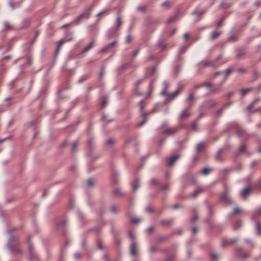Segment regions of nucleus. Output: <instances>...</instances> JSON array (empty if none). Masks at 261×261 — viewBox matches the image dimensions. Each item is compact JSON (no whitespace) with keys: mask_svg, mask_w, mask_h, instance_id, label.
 <instances>
[{"mask_svg":"<svg viewBox=\"0 0 261 261\" xmlns=\"http://www.w3.org/2000/svg\"><path fill=\"white\" fill-rule=\"evenodd\" d=\"M220 34V33L217 31H214L211 34V37L212 38H217Z\"/></svg>","mask_w":261,"mask_h":261,"instance_id":"21","label":"nucleus"},{"mask_svg":"<svg viewBox=\"0 0 261 261\" xmlns=\"http://www.w3.org/2000/svg\"><path fill=\"white\" fill-rule=\"evenodd\" d=\"M221 198L222 200L228 202H231V198L229 197V195L227 193L223 194L221 197Z\"/></svg>","mask_w":261,"mask_h":261,"instance_id":"10","label":"nucleus"},{"mask_svg":"<svg viewBox=\"0 0 261 261\" xmlns=\"http://www.w3.org/2000/svg\"><path fill=\"white\" fill-rule=\"evenodd\" d=\"M74 255L76 259H78L80 257V254L79 253H75Z\"/></svg>","mask_w":261,"mask_h":261,"instance_id":"47","label":"nucleus"},{"mask_svg":"<svg viewBox=\"0 0 261 261\" xmlns=\"http://www.w3.org/2000/svg\"><path fill=\"white\" fill-rule=\"evenodd\" d=\"M88 185L89 187H93L94 185V182L91 179H88L87 180Z\"/></svg>","mask_w":261,"mask_h":261,"instance_id":"30","label":"nucleus"},{"mask_svg":"<svg viewBox=\"0 0 261 261\" xmlns=\"http://www.w3.org/2000/svg\"><path fill=\"white\" fill-rule=\"evenodd\" d=\"M176 19V17H171L168 20V21L170 22H171L173 20H175Z\"/></svg>","mask_w":261,"mask_h":261,"instance_id":"48","label":"nucleus"},{"mask_svg":"<svg viewBox=\"0 0 261 261\" xmlns=\"http://www.w3.org/2000/svg\"><path fill=\"white\" fill-rule=\"evenodd\" d=\"M105 12V11H102V12H101L99 13L97 15H101L102 14L104 13Z\"/></svg>","mask_w":261,"mask_h":261,"instance_id":"59","label":"nucleus"},{"mask_svg":"<svg viewBox=\"0 0 261 261\" xmlns=\"http://www.w3.org/2000/svg\"><path fill=\"white\" fill-rule=\"evenodd\" d=\"M155 71V67H154L152 68V72H153Z\"/></svg>","mask_w":261,"mask_h":261,"instance_id":"62","label":"nucleus"},{"mask_svg":"<svg viewBox=\"0 0 261 261\" xmlns=\"http://www.w3.org/2000/svg\"><path fill=\"white\" fill-rule=\"evenodd\" d=\"M202 64L204 66H209L210 65V64L207 62H203Z\"/></svg>","mask_w":261,"mask_h":261,"instance_id":"50","label":"nucleus"},{"mask_svg":"<svg viewBox=\"0 0 261 261\" xmlns=\"http://www.w3.org/2000/svg\"><path fill=\"white\" fill-rule=\"evenodd\" d=\"M111 210L113 213H116L118 211V207L117 206L113 205L111 208Z\"/></svg>","mask_w":261,"mask_h":261,"instance_id":"28","label":"nucleus"},{"mask_svg":"<svg viewBox=\"0 0 261 261\" xmlns=\"http://www.w3.org/2000/svg\"><path fill=\"white\" fill-rule=\"evenodd\" d=\"M102 119L103 120H106V116H102Z\"/></svg>","mask_w":261,"mask_h":261,"instance_id":"63","label":"nucleus"},{"mask_svg":"<svg viewBox=\"0 0 261 261\" xmlns=\"http://www.w3.org/2000/svg\"><path fill=\"white\" fill-rule=\"evenodd\" d=\"M138 249L136 242H132L130 245V253L131 255H137Z\"/></svg>","mask_w":261,"mask_h":261,"instance_id":"6","label":"nucleus"},{"mask_svg":"<svg viewBox=\"0 0 261 261\" xmlns=\"http://www.w3.org/2000/svg\"><path fill=\"white\" fill-rule=\"evenodd\" d=\"M117 43V41H114L109 44H108V45H106V46L107 47L108 49H109L110 48H111L112 47H113Z\"/></svg>","mask_w":261,"mask_h":261,"instance_id":"24","label":"nucleus"},{"mask_svg":"<svg viewBox=\"0 0 261 261\" xmlns=\"http://www.w3.org/2000/svg\"><path fill=\"white\" fill-rule=\"evenodd\" d=\"M251 90L250 88H247V89H243L240 90V93L242 96H245L246 93H247L248 92H249Z\"/></svg>","mask_w":261,"mask_h":261,"instance_id":"19","label":"nucleus"},{"mask_svg":"<svg viewBox=\"0 0 261 261\" xmlns=\"http://www.w3.org/2000/svg\"><path fill=\"white\" fill-rule=\"evenodd\" d=\"M9 5L11 7L12 9H14V7H13V4L12 3H9Z\"/></svg>","mask_w":261,"mask_h":261,"instance_id":"58","label":"nucleus"},{"mask_svg":"<svg viewBox=\"0 0 261 261\" xmlns=\"http://www.w3.org/2000/svg\"><path fill=\"white\" fill-rule=\"evenodd\" d=\"M122 21L121 18L119 17H117L114 28L108 32V36L109 37H111L113 35V33L119 29V27L122 24Z\"/></svg>","mask_w":261,"mask_h":261,"instance_id":"3","label":"nucleus"},{"mask_svg":"<svg viewBox=\"0 0 261 261\" xmlns=\"http://www.w3.org/2000/svg\"><path fill=\"white\" fill-rule=\"evenodd\" d=\"M259 101V99H255L254 101H253L251 104H250L248 107H247V109L248 110H250L252 108H253L255 105H256V103L258 102Z\"/></svg>","mask_w":261,"mask_h":261,"instance_id":"18","label":"nucleus"},{"mask_svg":"<svg viewBox=\"0 0 261 261\" xmlns=\"http://www.w3.org/2000/svg\"><path fill=\"white\" fill-rule=\"evenodd\" d=\"M211 256H212V257H213V258H217L218 257L217 255H216V254H214V253L212 254Z\"/></svg>","mask_w":261,"mask_h":261,"instance_id":"51","label":"nucleus"},{"mask_svg":"<svg viewBox=\"0 0 261 261\" xmlns=\"http://www.w3.org/2000/svg\"><path fill=\"white\" fill-rule=\"evenodd\" d=\"M204 146V144L203 143H199L197 145L196 149L198 151L201 150Z\"/></svg>","mask_w":261,"mask_h":261,"instance_id":"25","label":"nucleus"},{"mask_svg":"<svg viewBox=\"0 0 261 261\" xmlns=\"http://www.w3.org/2000/svg\"><path fill=\"white\" fill-rule=\"evenodd\" d=\"M197 219V217L196 216H194L193 218H192V221H195V220H196Z\"/></svg>","mask_w":261,"mask_h":261,"instance_id":"60","label":"nucleus"},{"mask_svg":"<svg viewBox=\"0 0 261 261\" xmlns=\"http://www.w3.org/2000/svg\"><path fill=\"white\" fill-rule=\"evenodd\" d=\"M4 25H5L6 29H7V30L11 29L12 28L11 25L7 22H4Z\"/></svg>","mask_w":261,"mask_h":261,"instance_id":"31","label":"nucleus"},{"mask_svg":"<svg viewBox=\"0 0 261 261\" xmlns=\"http://www.w3.org/2000/svg\"><path fill=\"white\" fill-rule=\"evenodd\" d=\"M192 230H193V232L194 233H196V232L197 231V228H195V227H193V228H192Z\"/></svg>","mask_w":261,"mask_h":261,"instance_id":"53","label":"nucleus"},{"mask_svg":"<svg viewBox=\"0 0 261 261\" xmlns=\"http://www.w3.org/2000/svg\"><path fill=\"white\" fill-rule=\"evenodd\" d=\"M109 49H108L107 47L106 46H105V47H103L101 49V52H106L107 51V50H108Z\"/></svg>","mask_w":261,"mask_h":261,"instance_id":"42","label":"nucleus"},{"mask_svg":"<svg viewBox=\"0 0 261 261\" xmlns=\"http://www.w3.org/2000/svg\"><path fill=\"white\" fill-rule=\"evenodd\" d=\"M114 194L115 195L121 194V191H120V190H119V189L116 190L115 191H114Z\"/></svg>","mask_w":261,"mask_h":261,"instance_id":"40","label":"nucleus"},{"mask_svg":"<svg viewBox=\"0 0 261 261\" xmlns=\"http://www.w3.org/2000/svg\"><path fill=\"white\" fill-rule=\"evenodd\" d=\"M153 230V228L152 227H149L148 229H147V231H148L149 232H151Z\"/></svg>","mask_w":261,"mask_h":261,"instance_id":"56","label":"nucleus"},{"mask_svg":"<svg viewBox=\"0 0 261 261\" xmlns=\"http://www.w3.org/2000/svg\"><path fill=\"white\" fill-rule=\"evenodd\" d=\"M191 115L188 109L182 111L179 115L178 119L179 120H183L188 118Z\"/></svg>","mask_w":261,"mask_h":261,"instance_id":"5","label":"nucleus"},{"mask_svg":"<svg viewBox=\"0 0 261 261\" xmlns=\"http://www.w3.org/2000/svg\"><path fill=\"white\" fill-rule=\"evenodd\" d=\"M113 143V140L112 139H109L107 142V143L108 144H112Z\"/></svg>","mask_w":261,"mask_h":261,"instance_id":"45","label":"nucleus"},{"mask_svg":"<svg viewBox=\"0 0 261 261\" xmlns=\"http://www.w3.org/2000/svg\"><path fill=\"white\" fill-rule=\"evenodd\" d=\"M86 14L85 13H83L82 14V15H80L78 17H77V20L78 21L80 20V19L82 17H83L84 16H85Z\"/></svg>","mask_w":261,"mask_h":261,"instance_id":"49","label":"nucleus"},{"mask_svg":"<svg viewBox=\"0 0 261 261\" xmlns=\"http://www.w3.org/2000/svg\"><path fill=\"white\" fill-rule=\"evenodd\" d=\"M221 25V21H220L218 24H217V26H220Z\"/></svg>","mask_w":261,"mask_h":261,"instance_id":"61","label":"nucleus"},{"mask_svg":"<svg viewBox=\"0 0 261 261\" xmlns=\"http://www.w3.org/2000/svg\"><path fill=\"white\" fill-rule=\"evenodd\" d=\"M193 98V95L192 94H190L189 96H188L187 100H190Z\"/></svg>","mask_w":261,"mask_h":261,"instance_id":"46","label":"nucleus"},{"mask_svg":"<svg viewBox=\"0 0 261 261\" xmlns=\"http://www.w3.org/2000/svg\"><path fill=\"white\" fill-rule=\"evenodd\" d=\"M242 212V210L238 207H236L234 208V210H233V214H238L240 213H241Z\"/></svg>","mask_w":261,"mask_h":261,"instance_id":"26","label":"nucleus"},{"mask_svg":"<svg viewBox=\"0 0 261 261\" xmlns=\"http://www.w3.org/2000/svg\"><path fill=\"white\" fill-rule=\"evenodd\" d=\"M132 39V36H130V35H127V36L126 37V38H125V41H126V42H127V43L131 41Z\"/></svg>","mask_w":261,"mask_h":261,"instance_id":"34","label":"nucleus"},{"mask_svg":"<svg viewBox=\"0 0 261 261\" xmlns=\"http://www.w3.org/2000/svg\"><path fill=\"white\" fill-rule=\"evenodd\" d=\"M250 192V189L249 188H246L240 192V196L243 199H245L248 196Z\"/></svg>","mask_w":261,"mask_h":261,"instance_id":"7","label":"nucleus"},{"mask_svg":"<svg viewBox=\"0 0 261 261\" xmlns=\"http://www.w3.org/2000/svg\"><path fill=\"white\" fill-rule=\"evenodd\" d=\"M130 221L133 223L138 224L141 221V219L140 218L133 216L131 217Z\"/></svg>","mask_w":261,"mask_h":261,"instance_id":"16","label":"nucleus"},{"mask_svg":"<svg viewBox=\"0 0 261 261\" xmlns=\"http://www.w3.org/2000/svg\"><path fill=\"white\" fill-rule=\"evenodd\" d=\"M158 106V103H156V105H155L152 111L151 112H150V113L156 112V108H157Z\"/></svg>","mask_w":261,"mask_h":261,"instance_id":"44","label":"nucleus"},{"mask_svg":"<svg viewBox=\"0 0 261 261\" xmlns=\"http://www.w3.org/2000/svg\"><path fill=\"white\" fill-rule=\"evenodd\" d=\"M139 186H140V183L139 182V180L138 179H136L132 184L133 190L134 191H136L139 187Z\"/></svg>","mask_w":261,"mask_h":261,"instance_id":"11","label":"nucleus"},{"mask_svg":"<svg viewBox=\"0 0 261 261\" xmlns=\"http://www.w3.org/2000/svg\"><path fill=\"white\" fill-rule=\"evenodd\" d=\"M145 7L144 6H139L137 8V10L140 12H144L145 10Z\"/></svg>","mask_w":261,"mask_h":261,"instance_id":"33","label":"nucleus"},{"mask_svg":"<svg viewBox=\"0 0 261 261\" xmlns=\"http://www.w3.org/2000/svg\"><path fill=\"white\" fill-rule=\"evenodd\" d=\"M246 148V146L245 145H242L239 148L238 151L239 153L243 152L245 151V149Z\"/></svg>","mask_w":261,"mask_h":261,"instance_id":"29","label":"nucleus"},{"mask_svg":"<svg viewBox=\"0 0 261 261\" xmlns=\"http://www.w3.org/2000/svg\"><path fill=\"white\" fill-rule=\"evenodd\" d=\"M89 15H90V13H87V14H86V17L88 18V17H89Z\"/></svg>","mask_w":261,"mask_h":261,"instance_id":"64","label":"nucleus"},{"mask_svg":"<svg viewBox=\"0 0 261 261\" xmlns=\"http://www.w3.org/2000/svg\"><path fill=\"white\" fill-rule=\"evenodd\" d=\"M13 240H14V239H13V238H10V242L12 241ZM10 242H9V243L8 244V247H9V248H10L12 251H15V249H14V248H13V247L10 245Z\"/></svg>","mask_w":261,"mask_h":261,"instance_id":"32","label":"nucleus"},{"mask_svg":"<svg viewBox=\"0 0 261 261\" xmlns=\"http://www.w3.org/2000/svg\"><path fill=\"white\" fill-rule=\"evenodd\" d=\"M138 53V50H136L135 52L134 53L133 56L134 57L136 56L137 55Z\"/></svg>","mask_w":261,"mask_h":261,"instance_id":"57","label":"nucleus"},{"mask_svg":"<svg viewBox=\"0 0 261 261\" xmlns=\"http://www.w3.org/2000/svg\"><path fill=\"white\" fill-rule=\"evenodd\" d=\"M128 235L129 237L132 239H134V238H135V233L133 231L129 232Z\"/></svg>","mask_w":261,"mask_h":261,"instance_id":"37","label":"nucleus"},{"mask_svg":"<svg viewBox=\"0 0 261 261\" xmlns=\"http://www.w3.org/2000/svg\"><path fill=\"white\" fill-rule=\"evenodd\" d=\"M172 5V3L170 1H167L162 4V6L164 8H169Z\"/></svg>","mask_w":261,"mask_h":261,"instance_id":"20","label":"nucleus"},{"mask_svg":"<svg viewBox=\"0 0 261 261\" xmlns=\"http://www.w3.org/2000/svg\"><path fill=\"white\" fill-rule=\"evenodd\" d=\"M203 12H204L203 11V12H193L192 13V14L193 15H195L199 16V15H201L202 14H203Z\"/></svg>","mask_w":261,"mask_h":261,"instance_id":"39","label":"nucleus"},{"mask_svg":"<svg viewBox=\"0 0 261 261\" xmlns=\"http://www.w3.org/2000/svg\"><path fill=\"white\" fill-rule=\"evenodd\" d=\"M232 70L230 68H228L224 71H219L215 73V75H220L222 78H223V82H224L226 79L227 77L231 73Z\"/></svg>","mask_w":261,"mask_h":261,"instance_id":"4","label":"nucleus"},{"mask_svg":"<svg viewBox=\"0 0 261 261\" xmlns=\"http://www.w3.org/2000/svg\"><path fill=\"white\" fill-rule=\"evenodd\" d=\"M202 191V190L201 188L196 189L192 194V196L193 197H196L198 194L201 193Z\"/></svg>","mask_w":261,"mask_h":261,"instance_id":"15","label":"nucleus"},{"mask_svg":"<svg viewBox=\"0 0 261 261\" xmlns=\"http://www.w3.org/2000/svg\"><path fill=\"white\" fill-rule=\"evenodd\" d=\"M107 102V100H104L103 101H102V107H104L106 104V103Z\"/></svg>","mask_w":261,"mask_h":261,"instance_id":"52","label":"nucleus"},{"mask_svg":"<svg viewBox=\"0 0 261 261\" xmlns=\"http://www.w3.org/2000/svg\"><path fill=\"white\" fill-rule=\"evenodd\" d=\"M261 219V209L258 208L251 215V219L255 224V231L257 234H261V228L260 226V220Z\"/></svg>","mask_w":261,"mask_h":261,"instance_id":"1","label":"nucleus"},{"mask_svg":"<svg viewBox=\"0 0 261 261\" xmlns=\"http://www.w3.org/2000/svg\"><path fill=\"white\" fill-rule=\"evenodd\" d=\"M209 172H210V169L207 168H205L203 170H201L200 171V173H202L203 174H204V175H207L208 174Z\"/></svg>","mask_w":261,"mask_h":261,"instance_id":"23","label":"nucleus"},{"mask_svg":"<svg viewBox=\"0 0 261 261\" xmlns=\"http://www.w3.org/2000/svg\"><path fill=\"white\" fill-rule=\"evenodd\" d=\"M229 0H226L225 2H223L221 4V7L225 8H227L231 5V3H229Z\"/></svg>","mask_w":261,"mask_h":261,"instance_id":"17","label":"nucleus"},{"mask_svg":"<svg viewBox=\"0 0 261 261\" xmlns=\"http://www.w3.org/2000/svg\"><path fill=\"white\" fill-rule=\"evenodd\" d=\"M176 29H173V31H172V32L171 33V35H173L175 33V32H176Z\"/></svg>","mask_w":261,"mask_h":261,"instance_id":"55","label":"nucleus"},{"mask_svg":"<svg viewBox=\"0 0 261 261\" xmlns=\"http://www.w3.org/2000/svg\"><path fill=\"white\" fill-rule=\"evenodd\" d=\"M189 37V35L187 33H185L184 35V39L186 40H187V39H188Z\"/></svg>","mask_w":261,"mask_h":261,"instance_id":"41","label":"nucleus"},{"mask_svg":"<svg viewBox=\"0 0 261 261\" xmlns=\"http://www.w3.org/2000/svg\"><path fill=\"white\" fill-rule=\"evenodd\" d=\"M146 121H147V119H145V118H144V119H143V120L142 122H141L138 124L139 126H142V125H144V124L146 122Z\"/></svg>","mask_w":261,"mask_h":261,"instance_id":"38","label":"nucleus"},{"mask_svg":"<svg viewBox=\"0 0 261 261\" xmlns=\"http://www.w3.org/2000/svg\"><path fill=\"white\" fill-rule=\"evenodd\" d=\"M163 86L165 88H166L168 87L167 83L166 82H164L163 83ZM180 91V89L178 88L173 93L171 94H167V91L165 89H164L161 91V94L166 96V102H167L173 99L179 93Z\"/></svg>","mask_w":261,"mask_h":261,"instance_id":"2","label":"nucleus"},{"mask_svg":"<svg viewBox=\"0 0 261 261\" xmlns=\"http://www.w3.org/2000/svg\"><path fill=\"white\" fill-rule=\"evenodd\" d=\"M142 81H143V80L140 79V80H138L137 81H136V83H135L136 88H135V91H134V93L137 95H140L141 94V93L138 92L137 86H138L140 84H141L142 82Z\"/></svg>","mask_w":261,"mask_h":261,"instance_id":"13","label":"nucleus"},{"mask_svg":"<svg viewBox=\"0 0 261 261\" xmlns=\"http://www.w3.org/2000/svg\"><path fill=\"white\" fill-rule=\"evenodd\" d=\"M65 42H66V39H62L61 40H60L59 41V44L58 45V47L57 48V51H59V50H60V48L61 47V46L62 45V44H63Z\"/></svg>","mask_w":261,"mask_h":261,"instance_id":"22","label":"nucleus"},{"mask_svg":"<svg viewBox=\"0 0 261 261\" xmlns=\"http://www.w3.org/2000/svg\"><path fill=\"white\" fill-rule=\"evenodd\" d=\"M77 145V142H75L73 144V146H72V150H73V151H75V148H76Z\"/></svg>","mask_w":261,"mask_h":261,"instance_id":"43","label":"nucleus"},{"mask_svg":"<svg viewBox=\"0 0 261 261\" xmlns=\"http://www.w3.org/2000/svg\"><path fill=\"white\" fill-rule=\"evenodd\" d=\"M188 46H182L179 50V53L180 54L184 53L186 51V50H187V49L188 48Z\"/></svg>","mask_w":261,"mask_h":261,"instance_id":"27","label":"nucleus"},{"mask_svg":"<svg viewBox=\"0 0 261 261\" xmlns=\"http://www.w3.org/2000/svg\"><path fill=\"white\" fill-rule=\"evenodd\" d=\"M178 155H174L171 156L168 161V165L172 166L174 163V162L177 160V159H178Z\"/></svg>","mask_w":261,"mask_h":261,"instance_id":"9","label":"nucleus"},{"mask_svg":"<svg viewBox=\"0 0 261 261\" xmlns=\"http://www.w3.org/2000/svg\"><path fill=\"white\" fill-rule=\"evenodd\" d=\"M139 108H140V110L141 111V116L142 117H144L145 115L149 114V113H144V112H142L145 106V101L144 100H142L140 101V102L139 103Z\"/></svg>","mask_w":261,"mask_h":261,"instance_id":"8","label":"nucleus"},{"mask_svg":"<svg viewBox=\"0 0 261 261\" xmlns=\"http://www.w3.org/2000/svg\"><path fill=\"white\" fill-rule=\"evenodd\" d=\"M94 44V41H91L89 44H88L87 46H86L84 49L83 50L82 52L85 53L88 50H89L90 49L92 48Z\"/></svg>","mask_w":261,"mask_h":261,"instance_id":"12","label":"nucleus"},{"mask_svg":"<svg viewBox=\"0 0 261 261\" xmlns=\"http://www.w3.org/2000/svg\"><path fill=\"white\" fill-rule=\"evenodd\" d=\"M176 130V128L175 127H170V128H167L164 133H166V134H167L168 135H170V134H173L174 133H175Z\"/></svg>","mask_w":261,"mask_h":261,"instance_id":"14","label":"nucleus"},{"mask_svg":"<svg viewBox=\"0 0 261 261\" xmlns=\"http://www.w3.org/2000/svg\"><path fill=\"white\" fill-rule=\"evenodd\" d=\"M153 90V88L152 87V85H151V83H150L149 84V93H148V97H149L150 95H151V92Z\"/></svg>","mask_w":261,"mask_h":261,"instance_id":"35","label":"nucleus"},{"mask_svg":"<svg viewBox=\"0 0 261 261\" xmlns=\"http://www.w3.org/2000/svg\"><path fill=\"white\" fill-rule=\"evenodd\" d=\"M242 224V221H241V220L237 221L236 222V224L237 225V226H236V228L237 229V228H239L240 226H241Z\"/></svg>","mask_w":261,"mask_h":261,"instance_id":"36","label":"nucleus"},{"mask_svg":"<svg viewBox=\"0 0 261 261\" xmlns=\"http://www.w3.org/2000/svg\"><path fill=\"white\" fill-rule=\"evenodd\" d=\"M204 85L205 86H207V87H210V86H211L212 84L211 83H208V84L204 83Z\"/></svg>","mask_w":261,"mask_h":261,"instance_id":"54","label":"nucleus"}]
</instances>
